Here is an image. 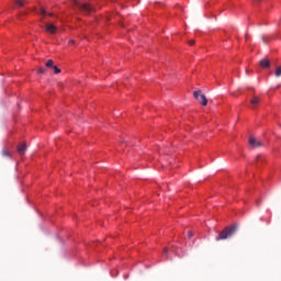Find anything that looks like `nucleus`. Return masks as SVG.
Here are the masks:
<instances>
[{"label":"nucleus","mask_w":281,"mask_h":281,"mask_svg":"<svg viewBox=\"0 0 281 281\" xmlns=\"http://www.w3.org/2000/svg\"><path fill=\"white\" fill-rule=\"evenodd\" d=\"M27 150V144L23 143L18 146V154L19 155H25V151Z\"/></svg>","instance_id":"nucleus-7"},{"label":"nucleus","mask_w":281,"mask_h":281,"mask_svg":"<svg viewBox=\"0 0 281 281\" xmlns=\"http://www.w3.org/2000/svg\"><path fill=\"white\" fill-rule=\"evenodd\" d=\"M56 30H58V27L54 24L45 25V31L48 32V34H56Z\"/></svg>","instance_id":"nucleus-5"},{"label":"nucleus","mask_w":281,"mask_h":281,"mask_svg":"<svg viewBox=\"0 0 281 281\" xmlns=\"http://www.w3.org/2000/svg\"><path fill=\"white\" fill-rule=\"evenodd\" d=\"M236 232H238V225L227 226L218 234L216 240H227V238H232Z\"/></svg>","instance_id":"nucleus-1"},{"label":"nucleus","mask_w":281,"mask_h":281,"mask_svg":"<svg viewBox=\"0 0 281 281\" xmlns=\"http://www.w3.org/2000/svg\"><path fill=\"white\" fill-rule=\"evenodd\" d=\"M37 74H45V68L40 67V68L37 69Z\"/></svg>","instance_id":"nucleus-14"},{"label":"nucleus","mask_w":281,"mask_h":281,"mask_svg":"<svg viewBox=\"0 0 281 281\" xmlns=\"http://www.w3.org/2000/svg\"><path fill=\"white\" fill-rule=\"evenodd\" d=\"M193 97L202 106H207V98L205 97V94H203L201 90L194 91Z\"/></svg>","instance_id":"nucleus-3"},{"label":"nucleus","mask_w":281,"mask_h":281,"mask_svg":"<svg viewBox=\"0 0 281 281\" xmlns=\"http://www.w3.org/2000/svg\"><path fill=\"white\" fill-rule=\"evenodd\" d=\"M164 254H168V248H165V249H164Z\"/></svg>","instance_id":"nucleus-19"},{"label":"nucleus","mask_w":281,"mask_h":281,"mask_svg":"<svg viewBox=\"0 0 281 281\" xmlns=\"http://www.w3.org/2000/svg\"><path fill=\"white\" fill-rule=\"evenodd\" d=\"M40 14H42V16H45V14H47V11L45 9H41Z\"/></svg>","instance_id":"nucleus-15"},{"label":"nucleus","mask_w":281,"mask_h":281,"mask_svg":"<svg viewBox=\"0 0 281 281\" xmlns=\"http://www.w3.org/2000/svg\"><path fill=\"white\" fill-rule=\"evenodd\" d=\"M48 16H54V13H49Z\"/></svg>","instance_id":"nucleus-20"},{"label":"nucleus","mask_w":281,"mask_h":281,"mask_svg":"<svg viewBox=\"0 0 281 281\" xmlns=\"http://www.w3.org/2000/svg\"><path fill=\"white\" fill-rule=\"evenodd\" d=\"M69 43L74 44V40H70Z\"/></svg>","instance_id":"nucleus-21"},{"label":"nucleus","mask_w":281,"mask_h":281,"mask_svg":"<svg viewBox=\"0 0 281 281\" xmlns=\"http://www.w3.org/2000/svg\"><path fill=\"white\" fill-rule=\"evenodd\" d=\"M260 67H262L263 69H269V67H271V61H269V59L263 58L259 61Z\"/></svg>","instance_id":"nucleus-6"},{"label":"nucleus","mask_w":281,"mask_h":281,"mask_svg":"<svg viewBox=\"0 0 281 281\" xmlns=\"http://www.w3.org/2000/svg\"><path fill=\"white\" fill-rule=\"evenodd\" d=\"M41 22L44 23V19L43 18L41 19Z\"/></svg>","instance_id":"nucleus-22"},{"label":"nucleus","mask_w":281,"mask_h":281,"mask_svg":"<svg viewBox=\"0 0 281 281\" xmlns=\"http://www.w3.org/2000/svg\"><path fill=\"white\" fill-rule=\"evenodd\" d=\"M45 65H46V67H48V69L52 67L54 68V60L50 59Z\"/></svg>","instance_id":"nucleus-11"},{"label":"nucleus","mask_w":281,"mask_h":281,"mask_svg":"<svg viewBox=\"0 0 281 281\" xmlns=\"http://www.w3.org/2000/svg\"><path fill=\"white\" fill-rule=\"evenodd\" d=\"M16 5H19L20 8H23V5H25V3L22 0H15Z\"/></svg>","instance_id":"nucleus-12"},{"label":"nucleus","mask_w":281,"mask_h":281,"mask_svg":"<svg viewBox=\"0 0 281 281\" xmlns=\"http://www.w3.org/2000/svg\"><path fill=\"white\" fill-rule=\"evenodd\" d=\"M256 161H262V156L258 155L257 158H256Z\"/></svg>","instance_id":"nucleus-16"},{"label":"nucleus","mask_w":281,"mask_h":281,"mask_svg":"<svg viewBox=\"0 0 281 281\" xmlns=\"http://www.w3.org/2000/svg\"><path fill=\"white\" fill-rule=\"evenodd\" d=\"M192 236H194V233H192V231H189L188 237H189V238H192Z\"/></svg>","instance_id":"nucleus-17"},{"label":"nucleus","mask_w":281,"mask_h":281,"mask_svg":"<svg viewBox=\"0 0 281 281\" xmlns=\"http://www.w3.org/2000/svg\"><path fill=\"white\" fill-rule=\"evenodd\" d=\"M274 75H276L277 78L281 77V66L276 69Z\"/></svg>","instance_id":"nucleus-10"},{"label":"nucleus","mask_w":281,"mask_h":281,"mask_svg":"<svg viewBox=\"0 0 281 281\" xmlns=\"http://www.w3.org/2000/svg\"><path fill=\"white\" fill-rule=\"evenodd\" d=\"M250 104H251L252 109H256V106H258V104H260V97H254L250 100Z\"/></svg>","instance_id":"nucleus-8"},{"label":"nucleus","mask_w":281,"mask_h":281,"mask_svg":"<svg viewBox=\"0 0 281 281\" xmlns=\"http://www.w3.org/2000/svg\"><path fill=\"white\" fill-rule=\"evenodd\" d=\"M72 3L80 12H82L86 15H89L95 10L90 3L87 2H80L78 0H72Z\"/></svg>","instance_id":"nucleus-2"},{"label":"nucleus","mask_w":281,"mask_h":281,"mask_svg":"<svg viewBox=\"0 0 281 281\" xmlns=\"http://www.w3.org/2000/svg\"><path fill=\"white\" fill-rule=\"evenodd\" d=\"M1 155H2V157H11L10 150H8V148L2 149Z\"/></svg>","instance_id":"nucleus-9"},{"label":"nucleus","mask_w":281,"mask_h":281,"mask_svg":"<svg viewBox=\"0 0 281 281\" xmlns=\"http://www.w3.org/2000/svg\"><path fill=\"white\" fill-rule=\"evenodd\" d=\"M249 145L251 146V148H260L262 146V142L256 139V137H250Z\"/></svg>","instance_id":"nucleus-4"},{"label":"nucleus","mask_w":281,"mask_h":281,"mask_svg":"<svg viewBox=\"0 0 281 281\" xmlns=\"http://www.w3.org/2000/svg\"><path fill=\"white\" fill-rule=\"evenodd\" d=\"M194 40L189 41V45H194Z\"/></svg>","instance_id":"nucleus-18"},{"label":"nucleus","mask_w":281,"mask_h":281,"mask_svg":"<svg viewBox=\"0 0 281 281\" xmlns=\"http://www.w3.org/2000/svg\"><path fill=\"white\" fill-rule=\"evenodd\" d=\"M54 74H60V68H57L56 66L53 67Z\"/></svg>","instance_id":"nucleus-13"}]
</instances>
